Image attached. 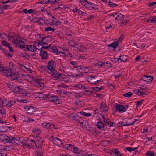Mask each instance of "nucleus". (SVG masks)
I'll use <instances>...</instances> for the list:
<instances>
[{"mask_svg": "<svg viewBox=\"0 0 156 156\" xmlns=\"http://www.w3.org/2000/svg\"><path fill=\"white\" fill-rule=\"evenodd\" d=\"M87 4L88 5V4H90L92 6H93V7H92V9H96L97 10L98 9V8L97 7V6L96 5H94V4L89 2L87 1Z\"/></svg>", "mask_w": 156, "mask_h": 156, "instance_id": "32", "label": "nucleus"}, {"mask_svg": "<svg viewBox=\"0 0 156 156\" xmlns=\"http://www.w3.org/2000/svg\"><path fill=\"white\" fill-rule=\"evenodd\" d=\"M143 101V100L141 101H138L137 102V106H139L142 104V101Z\"/></svg>", "mask_w": 156, "mask_h": 156, "instance_id": "58", "label": "nucleus"}, {"mask_svg": "<svg viewBox=\"0 0 156 156\" xmlns=\"http://www.w3.org/2000/svg\"><path fill=\"white\" fill-rule=\"evenodd\" d=\"M103 87H104L102 86H101L100 87H95L94 88L93 90L95 91H98L102 90Z\"/></svg>", "mask_w": 156, "mask_h": 156, "instance_id": "33", "label": "nucleus"}, {"mask_svg": "<svg viewBox=\"0 0 156 156\" xmlns=\"http://www.w3.org/2000/svg\"><path fill=\"white\" fill-rule=\"evenodd\" d=\"M78 69H81V72L83 73H87L90 70V67H86V66H82L79 67Z\"/></svg>", "mask_w": 156, "mask_h": 156, "instance_id": "22", "label": "nucleus"}, {"mask_svg": "<svg viewBox=\"0 0 156 156\" xmlns=\"http://www.w3.org/2000/svg\"><path fill=\"white\" fill-rule=\"evenodd\" d=\"M15 102L16 101H15L12 100L8 101L6 100H4L2 101V105L4 106L9 107L13 105Z\"/></svg>", "mask_w": 156, "mask_h": 156, "instance_id": "6", "label": "nucleus"}, {"mask_svg": "<svg viewBox=\"0 0 156 156\" xmlns=\"http://www.w3.org/2000/svg\"><path fill=\"white\" fill-rule=\"evenodd\" d=\"M45 97H46L45 94H44L42 93H40V94L39 95V98L40 99H44L46 98Z\"/></svg>", "mask_w": 156, "mask_h": 156, "instance_id": "41", "label": "nucleus"}, {"mask_svg": "<svg viewBox=\"0 0 156 156\" xmlns=\"http://www.w3.org/2000/svg\"><path fill=\"white\" fill-rule=\"evenodd\" d=\"M142 80L147 81V83H151L153 79V76H148L147 75H145L141 78Z\"/></svg>", "mask_w": 156, "mask_h": 156, "instance_id": "8", "label": "nucleus"}, {"mask_svg": "<svg viewBox=\"0 0 156 156\" xmlns=\"http://www.w3.org/2000/svg\"><path fill=\"white\" fill-rule=\"evenodd\" d=\"M86 79L88 82L94 85H97L103 81L100 76H87Z\"/></svg>", "mask_w": 156, "mask_h": 156, "instance_id": "1", "label": "nucleus"}, {"mask_svg": "<svg viewBox=\"0 0 156 156\" xmlns=\"http://www.w3.org/2000/svg\"><path fill=\"white\" fill-rule=\"evenodd\" d=\"M48 37H45L43 38H42L41 41V42H38V44H40V45L42 46L43 45H44L45 44H48V43H46V42H44V41L45 40L46 38H48Z\"/></svg>", "mask_w": 156, "mask_h": 156, "instance_id": "27", "label": "nucleus"}, {"mask_svg": "<svg viewBox=\"0 0 156 156\" xmlns=\"http://www.w3.org/2000/svg\"><path fill=\"white\" fill-rule=\"evenodd\" d=\"M109 5L111 7H114L117 6V4L115 3H113L111 2H109Z\"/></svg>", "mask_w": 156, "mask_h": 156, "instance_id": "49", "label": "nucleus"}, {"mask_svg": "<svg viewBox=\"0 0 156 156\" xmlns=\"http://www.w3.org/2000/svg\"><path fill=\"white\" fill-rule=\"evenodd\" d=\"M42 126L44 127H46L48 129L50 128V127L51 126H52L53 127H54V125L53 124H50L48 123H43L41 124Z\"/></svg>", "mask_w": 156, "mask_h": 156, "instance_id": "28", "label": "nucleus"}, {"mask_svg": "<svg viewBox=\"0 0 156 156\" xmlns=\"http://www.w3.org/2000/svg\"><path fill=\"white\" fill-rule=\"evenodd\" d=\"M60 100L58 99H57V97L55 100V101H54L55 104H59L60 102Z\"/></svg>", "mask_w": 156, "mask_h": 156, "instance_id": "61", "label": "nucleus"}, {"mask_svg": "<svg viewBox=\"0 0 156 156\" xmlns=\"http://www.w3.org/2000/svg\"><path fill=\"white\" fill-rule=\"evenodd\" d=\"M1 137H3L4 138L3 139V141L4 142H6L10 143V141L11 140V137H9L7 136L6 135H1Z\"/></svg>", "mask_w": 156, "mask_h": 156, "instance_id": "25", "label": "nucleus"}, {"mask_svg": "<svg viewBox=\"0 0 156 156\" xmlns=\"http://www.w3.org/2000/svg\"><path fill=\"white\" fill-rule=\"evenodd\" d=\"M119 45V43L118 42L115 41L113 43L109 44L108 46V47H112L114 48H115Z\"/></svg>", "mask_w": 156, "mask_h": 156, "instance_id": "26", "label": "nucleus"}, {"mask_svg": "<svg viewBox=\"0 0 156 156\" xmlns=\"http://www.w3.org/2000/svg\"><path fill=\"white\" fill-rule=\"evenodd\" d=\"M70 63L71 64L74 66L77 64V62L74 61H71L70 62Z\"/></svg>", "mask_w": 156, "mask_h": 156, "instance_id": "64", "label": "nucleus"}, {"mask_svg": "<svg viewBox=\"0 0 156 156\" xmlns=\"http://www.w3.org/2000/svg\"><path fill=\"white\" fill-rule=\"evenodd\" d=\"M99 109L102 112H106L108 110L107 105H106L105 103L104 102H103L101 104V106L99 108Z\"/></svg>", "mask_w": 156, "mask_h": 156, "instance_id": "15", "label": "nucleus"}, {"mask_svg": "<svg viewBox=\"0 0 156 156\" xmlns=\"http://www.w3.org/2000/svg\"><path fill=\"white\" fill-rule=\"evenodd\" d=\"M73 149V151L75 154H80V152L78 151V148L76 147H72Z\"/></svg>", "mask_w": 156, "mask_h": 156, "instance_id": "37", "label": "nucleus"}, {"mask_svg": "<svg viewBox=\"0 0 156 156\" xmlns=\"http://www.w3.org/2000/svg\"><path fill=\"white\" fill-rule=\"evenodd\" d=\"M2 44L3 46L8 47V44H10L7 43L6 41L3 40L2 41Z\"/></svg>", "mask_w": 156, "mask_h": 156, "instance_id": "42", "label": "nucleus"}, {"mask_svg": "<svg viewBox=\"0 0 156 156\" xmlns=\"http://www.w3.org/2000/svg\"><path fill=\"white\" fill-rule=\"evenodd\" d=\"M46 97H46V100L48 99L50 101V98H51V97L52 96L50 95H48V94L46 95Z\"/></svg>", "mask_w": 156, "mask_h": 156, "instance_id": "59", "label": "nucleus"}, {"mask_svg": "<svg viewBox=\"0 0 156 156\" xmlns=\"http://www.w3.org/2000/svg\"><path fill=\"white\" fill-rule=\"evenodd\" d=\"M14 66H15V65L13 63L10 62L9 64V69L10 70H11L14 71L13 69L14 68Z\"/></svg>", "mask_w": 156, "mask_h": 156, "instance_id": "31", "label": "nucleus"}, {"mask_svg": "<svg viewBox=\"0 0 156 156\" xmlns=\"http://www.w3.org/2000/svg\"><path fill=\"white\" fill-rule=\"evenodd\" d=\"M12 90L13 92L17 93H20V92H21L23 90L22 88H20L19 87H13Z\"/></svg>", "mask_w": 156, "mask_h": 156, "instance_id": "23", "label": "nucleus"}, {"mask_svg": "<svg viewBox=\"0 0 156 156\" xmlns=\"http://www.w3.org/2000/svg\"><path fill=\"white\" fill-rule=\"evenodd\" d=\"M49 50L52 52L55 53L57 51V49L55 46H51V45L50 49H49Z\"/></svg>", "mask_w": 156, "mask_h": 156, "instance_id": "29", "label": "nucleus"}, {"mask_svg": "<svg viewBox=\"0 0 156 156\" xmlns=\"http://www.w3.org/2000/svg\"><path fill=\"white\" fill-rule=\"evenodd\" d=\"M139 95H141V96L144 97V96L146 95V94L145 92H140Z\"/></svg>", "mask_w": 156, "mask_h": 156, "instance_id": "63", "label": "nucleus"}, {"mask_svg": "<svg viewBox=\"0 0 156 156\" xmlns=\"http://www.w3.org/2000/svg\"><path fill=\"white\" fill-rule=\"evenodd\" d=\"M55 30V29L51 27H46L45 28V31H54Z\"/></svg>", "mask_w": 156, "mask_h": 156, "instance_id": "35", "label": "nucleus"}, {"mask_svg": "<svg viewBox=\"0 0 156 156\" xmlns=\"http://www.w3.org/2000/svg\"><path fill=\"white\" fill-rule=\"evenodd\" d=\"M6 69V68L3 67L2 66H1L0 65V71H1L3 73V71H4V70Z\"/></svg>", "mask_w": 156, "mask_h": 156, "instance_id": "54", "label": "nucleus"}, {"mask_svg": "<svg viewBox=\"0 0 156 156\" xmlns=\"http://www.w3.org/2000/svg\"><path fill=\"white\" fill-rule=\"evenodd\" d=\"M96 126L100 129L104 130V125L103 123L101 121H99L97 122L96 124Z\"/></svg>", "mask_w": 156, "mask_h": 156, "instance_id": "24", "label": "nucleus"}, {"mask_svg": "<svg viewBox=\"0 0 156 156\" xmlns=\"http://www.w3.org/2000/svg\"><path fill=\"white\" fill-rule=\"evenodd\" d=\"M81 52H86L87 51V48L84 46L81 47L80 49Z\"/></svg>", "mask_w": 156, "mask_h": 156, "instance_id": "40", "label": "nucleus"}, {"mask_svg": "<svg viewBox=\"0 0 156 156\" xmlns=\"http://www.w3.org/2000/svg\"><path fill=\"white\" fill-rule=\"evenodd\" d=\"M73 87L77 88L78 89H82L83 90H85V91L87 92L89 91V90H87L89 89V88L87 86L83 85L79 83L74 85Z\"/></svg>", "mask_w": 156, "mask_h": 156, "instance_id": "5", "label": "nucleus"}, {"mask_svg": "<svg viewBox=\"0 0 156 156\" xmlns=\"http://www.w3.org/2000/svg\"><path fill=\"white\" fill-rule=\"evenodd\" d=\"M58 93L60 95H61L62 94H66L67 93V92H66L64 90H61L59 91Z\"/></svg>", "mask_w": 156, "mask_h": 156, "instance_id": "52", "label": "nucleus"}, {"mask_svg": "<svg viewBox=\"0 0 156 156\" xmlns=\"http://www.w3.org/2000/svg\"><path fill=\"white\" fill-rule=\"evenodd\" d=\"M12 73H14V71H13L10 70L9 69H6L4 70L2 74L5 76H9L11 75Z\"/></svg>", "mask_w": 156, "mask_h": 156, "instance_id": "14", "label": "nucleus"}, {"mask_svg": "<svg viewBox=\"0 0 156 156\" xmlns=\"http://www.w3.org/2000/svg\"><path fill=\"white\" fill-rule=\"evenodd\" d=\"M63 51H65L64 52H62L61 51H57V55H58V54H59L61 56V55H62L63 54H64V56H66V53H65V50H64Z\"/></svg>", "mask_w": 156, "mask_h": 156, "instance_id": "44", "label": "nucleus"}, {"mask_svg": "<svg viewBox=\"0 0 156 156\" xmlns=\"http://www.w3.org/2000/svg\"><path fill=\"white\" fill-rule=\"evenodd\" d=\"M80 1L83 5H85L86 3L87 4L88 1L85 0H80Z\"/></svg>", "mask_w": 156, "mask_h": 156, "instance_id": "46", "label": "nucleus"}, {"mask_svg": "<svg viewBox=\"0 0 156 156\" xmlns=\"http://www.w3.org/2000/svg\"><path fill=\"white\" fill-rule=\"evenodd\" d=\"M55 63L53 60H51L48 62L47 68L50 71H52L55 67Z\"/></svg>", "mask_w": 156, "mask_h": 156, "instance_id": "7", "label": "nucleus"}, {"mask_svg": "<svg viewBox=\"0 0 156 156\" xmlns=\"http://www.w3.org/2000/svg\"><path fill=\"white\" fill-rule=\"evenodd\" d=\"M20 138L19 137H16V138H13L11 137V140L10 141V143L14 144H15L20 145Z\"/></svg>", "mask_w": 156, "mask_h": 156, "instance_id": "9", "label": "nucleus"}, {"mask_svg": "<svg viewBox=\"0 0 156 156\" xmlns=\"http://www.w3.org/2000/svg\"><path fill=\"white\" fill-rule=\"evenodd\" d=\"M78 46L77 44H76V45H73V49L76 51H78L79 50V48L78 47Z\"/></svg>", "mask_w": 156, "mask_h": 156, "instance_id": "53", "label": "nucleus"}, {"mask_svg": "<svg viewBox=\"0 0 156 156\" xmlns=\"http://www.w3.org/2000/svg\"><path fill=\"white\" fill-rule=\"evenodd\" d=\"M105 66L107 68H110L112 67V65L109 62H107L105 63Z\"/></svg>", "mask_w": 156, "mask_h": 156, "instance_id": "45", "label": "nucleus"}, {"mask_svg": "<svg viewBox=\"0 0 156 156\" xmlns=\"http://www.w3.org/2000/svg\"><path fill=\"white\" fill-rule=\"evenodd\" d=\"M16 46L18 47H20V48L26 49V45L24 42L21 40H20L18 44H17Z\"/></svg>", "mask_w": 156, "mask_h": 156, "instance_id": "21", "label": "nucleus"}, {"mask_svg": "<svg viewBox=\"0 0 156 156\" xmlns=\"http://www.w3.org/2000/svg\"><path fill=\"white\" fill-rule=\"evenodd\" d=\"M107 126H114V123L113 122H112L111 121H109L108 123H107L106 124Z\"/></svg>", "mask_w": 156, "mask_h": 156, "instance_id": "43", "label": "nucleus"}, {"mask_svg": "<svg viewBox=\"0 0 156 156\" xmlns=\"http://www.w3.org/2000/svg\"><path fill=\"white\" fill-rule=\"evenodd\" d=\"M10 76H11L12 79L16 80L18 82H19V79H20L19 74L16 73H12L11 75Z\"/></svg>", "mask_w": 156, "mask_h": 156, "instance_id": "20", "label": "nucleus"}, {"mask_svg": "<svg viewBox=\"0 0 156 156\" xmlns=\"http://www.w3.org/2000/svg\"><path fill=\"white\" fill-rule=\"evenodd\" d=\"M147 154L148 156H154L153 152H148Z\"/></svg>", "mask_w": 156, "mask_h": 156, "instance_id": "62", "label": "nucleus"}, {"mask_svg": "<svg viewBox=\"0 0 156 156\" xmlns=\"http://www.w3.org/2000/svg\"><path fill=\"white\" fill-rule=\"evenodd\" d=\"M19 37H20V36L19 35H13L12 36V39L11 40V41L14 44H17L19 41Z\"/></svg>", "mask_w": 156, "mask_h": 156, "instance_id": "12", "label": "nucleus"}, {"mask_svg": "<svg viewBox=\"0 0 156 156\" xmlns=\"http://www.w3.org/2000/svg\"><path fill=\"white\" fill-rule=\"evenodd\" d=\"M137 120L136 119H135V121L132 122H129L128 121L125 122H124V121H122L119 122V123L124 126H129L133 125Z\"/></svg>", "mask_w": 156, "mask_h": 156, "instance_id": "16", "label": "nucleus"}, {"mask_svg": "<svg viewBox=\"0 0 156 156\" xmlns=\"http://www.w3.org/2000/svg\"><path fill=\"white\" fill-rule=\"evenodd\" d=\"M7 87L11 90H12V87H13V86H12L11 85H10V84H9V83H7Z\"/></svg>", "mask_w": 156, "mask_h": 156, "instance_id": "60", "label": "nucleus"}, {"mask_svg": "<svg viewBox=\"0 0 156 156\" xmlns=\"http://www.w3.org/2000/svg\"><path fill=\"white\" fill-rule=\"evenodd\" d=\"M124 16L120 13H116L113 15V16L115 17L118 22L122 23L124 24L126 23L127 21H125L123 18Z\"/></svg>", "mask_w": 156, "mask_h": 156, "instance_id": "4", "label": "nucleus"}, {"mask_svg": "<svg viewBox=\"0 0 156 156\" xmlns=\"http://www.w3.org/2000/svg\"><path fill=\"white\" fill-rule=\"evenodd\" d=\"M27 111V113L29 114H32L35 111V109L32 106H26L25 108Z\"/></svg>", "mask_w": 156, "mask_h": 156, "instance_id": "19", "label": "nucleus"}, {"mask_svg": "<svg viewBox=\"0 0 156 156\" xmlns=\"http://www.w3.org/2000/svg\"><path fill=\"white\" fill-rule=\"evenodd\" d=\"M43 152V151L42 150L41 151H36V152L35 154V156H41L42 155V153Z\"/></svg>", "mask_w": 156, "mask_h": 156, "instance_id": "36", "label": "nucleus"}, {"mask_svg": "<svg viewBox=\"0 0 156 156\" xmlns=\"http://www.w3.org/2000/svg\"><path fill=\"white\" fill-rule=\"evenodd\" d=\"M51 44H49L48 46H44L42 47L41 48V49L42 50L43 48H44L45 49H47L49 50V49H50L51 47Z\"/></svg>", "mask_w": 156, "mask_h": 156, "instance_id": "51", "label": "nucleus"}, {"mask_svg": "<svg viewBox=\"0 0 156 156\" xmlns=\"http://www.w3.org/2000/svg\"><path fill=\"white\" fill-rule=\"evenodd\" d=\"M40 55L41 57V58L43 59H47L48 57V54L47 52L42 50H41L40 53Z\"/></svg>", "mask_w": 156, "mask_h": 156, "instance_id": "17", "label": "nucleus"}, {"mask_svg": "<svg viewBox=\"0 0 156 156\" xmlns=\"http://www.w3.org/2000/svg\"><path fill=\"white\" fill-rule=\"evenodd\" d=\"M101 116H102V117L103 118V119H104V120H103V121L104 122H105V123L106 124V123H108V121H109V120L107 119V118H105V117H104V116L101 115Z\"/></svg>", "mask_w": 156, "mask_h": 156, "instance_id": "48", "label": "nucleus"}, {"mask_svg": "<svg viewBox=\"0 0 156 156\" xmlns=\"http://www.w3.org/2000/svg\"><path fill=\"white\" fill-rule=\"evenodd\" d=\"M35 84L36 86L40 87H43L44 85L41 82V80L39 79H36L35 78H33Z\"/></svg>", "mask_w": 156, "mask_h": 156, "instance_id": "10", "label": "nucleus"}, {"mask_svg": "<svg viewBox=\"0 0 156 156\" xmlns=\"http://www.w3.org/2000/svg\"><path fill=\"white\" fill-rule=\"evenodd\" d=\"M52 139L54 144L57 146H60L62 144V142L59 139L54 136L52 137Z\"/></svg>", "mask_w": 156, "mask_h": 156, "instance_id": "18", "label": "nucleus"}, {"mask_svg": "<svg viewBox=\"0 0 156 156\" xmlns=\"http://www.w3.org/2000/svg\"><path fill=\"white\" fill-rule=\"evenodd\" d=\"M57 97L55 96H52L50 98V101L54 102L55 101V100L56 98Z\"/></svg>", "mask_w": 156, "mask_h": 156, "instance_id": "50", "label": "nucleus"}, {"mask_svg": "<svg viewBox=\"0 0 156 156\" xmlns=\"http://www.w3.org/2000/svg\"><path fill=\"white\" fill-rule=\"evenodd\" d=\"M115 108L117 110L121 112H124L126 110L125 107L119 104H117L115 106Z\"/></svg>", "mask_w": 156, "mask_h": 156, "instance_id": "13", "label": "nucleus"}, {"mask_svg": "<svg viewBox=\"0 0 156 156\" xmlns=\"http://www.w3.org/2000/svg\"><path fill=\"white\" fill-rule=\"evenodd\" d=\"M97 65H98L101 66V67H102L104 66H105V62H98L96 64Z\"/></svg>", "mask_w": 156, "mask_h": 156, "instance_id": "39", "label": "nucleus"}, {"mask_svg": "<svg viewBox=\"0 0 156 156\" xmlns=\"http://www.w3.org/2000/svg\"><path fill=\"white\" fill-rule=\"evenodd\" d=\"M121 61L122 62H125L128 59L126 55H121Z\"/></svg>", "mask_w": 156, "mask_h": 156, "instance_id": "34", "label": "nucleus"}, {"mask_svg": "<svg viewBox=\"0 0 156 156\" xmlns=\"http://www.w3.org/2000/svg\"><path fill=\"white\" fill-rule=\"evenodd\" d=\"M0 113L2 116H5L6 115V111L3 108H0Z\"/></svg>", "mask_w": 156, "mask_h": 156, "instance_id": "30", "label": "nucleus"}, {"mask_svg": "<svg viewBox=\"0 0 156 156\" xmlns=\"http://www.w3.org/2000/svg\"><path fill=\"white\" fill-rule=\"evenodd\" d=\"M51 71L52 72L51 73V74L53 77L58 79L59 80H62V79L64 78L65 75L63 74L59 73L55 70H53Z\"/></svg>", "mask_w": 156, "mask_h": 156, "instance_id": "3", "label": "nucleus"}, {"mask_svg": "<svg viewBox=\"0 0 156 156\" xmlns=\"http://www.w3.org/2000/svg\"><path fill=\"white\" fill-rule=\"evenodd\" d=\"M9 7L10 6L9 5H5L3 6L2 7V9H3L6 10L7 9H9Z\"/></svg>", "mask_w": 156, "mask_h": 156, "instance_id": "57", "label": "nucleus"}, {"mask_svg": "<svg viewBox=\"0 0 156 156\" xmlns=\"http://www.w3.org/2000/svg\"><path fill=\"white\" fill-rule=\"evenodd\" d=\"M73 120L78 121L79 123L84 128H86V120L85 119H83L76 114H75L74 115H72L71 117Z\"/></svg>", "mask_w": 156, "mask_h": 156, "instance_id": "2", "label": "nucleus"}, {"mask_svg": "<svg viewBox=\"0 0 156 156\" xmlns=\"http://www.w3.org/2000/svg\"><path fill=\"white\" fill-rule=\"evenodd\" d=\"M77 13H78V14L80 15H83V14L86 13L85 12H83L82 11H81L80 10H79L78 9Z\"/></svg>", "mask_w": 156, "mask_h": 156, "instance_id": "56", "label": "nucleus"}, {"mask_svg": "<svg viewBox=\"0 0 156 156\" xmlns=\"http://www.w3.org/2000/svg\"><path fill=\"white\" fill-rule=\"evenodd\" d=\"M133 93L132 92H128L124 94L123 95L124 96L127 97H129L132 95Z\"/></svg>", "mask_w": 156, "mask_h": 156, "instance_id": "38", "label": "nucleus"}, {"mask_svg": "<svg viewBox=\"0 0 156 156\" xmlns=\"http://www.w3.org/2000/svg\"><path fill=\"white\" fill-rule=\"evenodd\" d=\"M70 146L72 147H73V145H71V144H68L65 146V148L69 150H71L69 149V147Z\"/></svg>", "mask_w": 156, "mask_h": 156, "instance_id": "47", "label": "nucleus"}, {"mask_svg": "<svg viewBox=\"0 0 156 156\" xmlns=\"http://www.w3.org/2000/svg\"><path fill=\"white\" fill-rule=\"evenodd\" d=\"M37 49L36 46L34 45H26V49H24V50H27V51L34 52Z\"/></svg>", "mask_w": 156, "mask_h": 156, "instance_id": "11", "label": "nucleus"}, {"mask_svg": "<svg viewBox=\"0 0 156 156\" xmlns=\"http://www.w3.org/2000/svg\"><path fill=\"white\" fill-rule=\"evenodd\" d=\"M156 4V2H149L148 3L149 6H153Z\"/></svg>", "mask_w": 156, "mask_h": 156, "instance_id": "55", "label": "nucleus"}]
</instances>
